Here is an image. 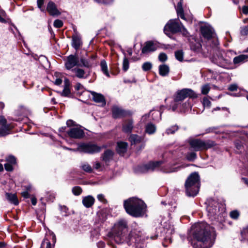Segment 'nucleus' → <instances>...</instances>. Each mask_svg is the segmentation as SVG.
I'll use <instances>...</instances> for the list:
<instances>
[{
    "instance_id": "f257e3e1",
    "label": "nucleus",
    "mask_w": 248,
    "mask_h": 248,
    "mask_svg": "<svg viewBox=\"0 0 248 248\" xmlns=\"http://www.w3.org/2000/svg\"><path fill=\"white\" fill-rule=\"evenodd\" d=\"M215 238L214 231L207 224L199 222L192 226L188 238L194 248H210Z\"/></svg>"
},
{
    "instance_id": "f03ea898",
    "label": "nucleus",
    "mask_w": 248,
    "mask_h": 248,
    "mask_svg": "<svg viewBox=\"0 0 248 248\" xmlns=\"http://www.w3.org/2000/svg\"><path fill=\"white\" fill-rule=\"evenodd\" d=\"M127 232V223L124 220L118 221L114 225L112 231L108 233V244L112 246V248H116L113 244V241L116 243H123L126 241L128 245L134 244L136 248H143L144 244L140 243L141 238L134 232H131L127 239L125 237V233Z\"/></svg>"
},
{
    "instance_id": "7ed1b4c3",
    "label": "nucleus",
    "mask_w": 248,
    "mask_h": 248,
    "mask_svg": "<svg viewBox=\"0 0 248 248\" xmlns=\"http://www.w3.org/2000/svg\"><path fill=\"white\" fill-rule=\"evenodd\" d=\"M124 207L128 214L135 217H140L144 214L146 206L142 200L133 197L124 201Z\"/></svg>"
},
{
    "instance_id": "20e7f679",
    "label": "nucleus",
    "mask_w": 248,
    "mask_h": 248,
    "mask_svg": "<svg viewBox=\"0 0 248 248\" xmlns=\"http://www.w3.org/2000/svg\"><path fill=\"white\" fill-rule=\"evenodd\" d=\"M207 204L206 210L209 218L212 220L221 221L225 212V205L213 199H208Z\"/></svg>"
},
{
    "instance_id": "39448f33",
    "label": "nucleus",
    "mask_w": 248,
    "mask_h": 248,
    "mask_svg": "<svg viewBox=\"0 0 248 248\" xmlns=\"http://www.w3.org/2000/svg\"><path fill=\"white\" fill-rule=\"evenodd\" d=\"M186 194L188 196H195L200 188V176L197 172L191 173L185 183Z\"/></svg>"
},
{
    "instance_id": "423d86ee",
    "label": "nucleus",
    "mask_w": 248,
    "mask_h": 248,
    "mask_svg": "<svg viewBox=\"0 0 248 248\" xmlns=\"http://www.w3.org/2000/svg\"><path fill=\"white\" fill-rule=\"evenodd\" d=\"M211 60L213 62L222 67H225L230 63V60L227 58L225 53L217 48Z\"/></svg>"
},
{
    "instance_id": "0eeeda50",
    "label": "nucleus",
    "mask_w": 248,
    "mask_h": 248,
    "mask_svg": "<svg viewBox=\"0 0 248 248\" xmlns=\"http://www.w3.org/2000/svg\"><path fill=\"white\" fill-rule=\"evenodd\" d=\"M189 143L190 147L195 151L207 150L215 145V142L212 140H207L204 141L199 139L190 140Z\"/></svg>"
},
{
    "instance_id": "6e6552de",
    "label": "nucleus",
    "mask_w": 248,
    "mask_h": 248,
    "mask_svg": "<svg viewBox=\"0 0 248 248\" xmlns=\"http://www.w3.org/2000/svg\"><path fill=\"white\" fill-rule=\"evenodd\" d=\"M178 19L170 20L164 28V33L170 38H171V33H175L181 31V26Z\"/></svg>"
},
{
    "instance_id": "1a4fd4ad",
    "label": "nucleus",
    "mask_w": 248,
    "mask_h": 248,
    "mask_svg": "<svg viewBox=\"0 0 248 248\" xmlns=\"http://www.w3.org/2000/svg\"><path fill=\"white\" fill-rule=\"evenodd\" d=\"M101 147L94 144L81 143L78 145L77 151L89 154H94L100 152Z\"/></svg>"
},
{
    "instance_id": "9d476101",
    "label": "nucleus",
    "mask_w": 248,
    "mask_h": 248,
    "mask_svg": "<svg viewBox=\"0 0 248 248\" xmlns=\"http://www.w3.org/2000/svg\"><path fill=\"white\" fill-rule=\"evenodd\" d=\"M187 97L196 98L197 97V94L191 89H183L177 92L175 98V102H179L183 100Z\"/></svg>"
},
{
    "instance_id": "9b49d317",
    "label": "nucleus",
    "mask_w": 248,
    "mask_h": 248,
    "mask_svg": "<svg viewBox=\"0 0 248 248\" xmlns=\"http://www.w3.org/2000/svg\"><path fill=\"white\" fill-rule=\"evenodd\" d=\"M76 66H81L79 62V58L77 55H70L67 57L65 62V68L68 70L74 69Z\"/></svg>"
},
{
    "instance_id": "f8f14e48",
    "label": "nucleus",
    "mask_w": 248,
    "mask_h": 248,
    "mask_svg": "<svg viewBox=\"0 0 248 248\" xmlns=\"http://www.w3.org/2000/svg\"><path fill=\"white\" fill-rule=\"evenodd\" d=\"M67 133L70 137L74 139H81L84 136L83 130L78 127L70 128V129L67 131Z\"/></svg>"
},
{
    "instance_id": "ddd939ff",
    "label": "nucleus",
    "mask_w": 248,
    "mask_h": 248,
    "mask_svg": "<svg viewBox=\"0 0 248 248\" xmlns=\"http://www.w3.org/2000/svg\"><path fill=\"white\" fill-rule=\"evenodd\" d=\"M0 137H3L9 134V131L11 129V125L7 124V120L3 116H0Z\"/></svg>"
},
{
    "instance_id": "4468645a",
    "label": "nucleus",
    "mask_w": 248,
    "mask_h": 248,
    "mask_svg": "<svg viewBox=\"0 0 248 248\" xmlns=\"http://www.w3.org/2000/svg\"><path fill=\"white\" fill-rule=\"evenodd\" d=\"M201 31L202 36L207 39L212 38L214 35V30L209 25H205L202 26Z\"/></svg>"
},
{
    "instance_id": "2eb2a0df",
    "label": "nucleus",
    "mask_w": 248,
    "mask_h": 248,
    "mask_svg": "<svg viewBox=\"0 0 248 248\" xmlns=\"http://www.w3.org/2000/svg\"><path fill=\"white\" fill-rule=\"evenodd\" d=\"M162 163L161 161L150 162L148 164L142 167L141 171L142 172H144L147 171H153L158 170L159 167L161 166Z\"/></svg>"
},
{
    "instance_id": "dca6fc26",
    "label": "nucleus",
    "mask_w": 248,
    "mask_h": 248,
    "mask_svg": "<svg viewBox=\"0 0 248 248\" xmlns=\"http://www.w3.org/2000/svg\"><path fill=\"white\" fill-rule=\"evenodd\" d=\"M157 47L158 46L153 41H147L145 43L144 46L142 48L141 52L143 54H148L155 51Z\"/></svg>"
},
{
    "instance_id": "f3484780",
    "label": "nucleus",
    "mask_w": 248,
    "mask_h": 248,
    "mask_svg": "<svg viewBox=\"0 0 248 248\" xmlns=\"http://www.w3.org/2000/svg\"><path fill=\"white\" fill-rule=\"evenodd\" d=\"M52 239V241L54 245L56 243V238L55 234L53 232H49V234H47L45 237L43 241L41 244V248L44 247L46 244V248H51V243L49 241V239Z\"/></svg>"
},
{
    "instance_id": "a211bd4d",
    "label": "nucleus",
    "mask_w": 248,
    "mask_h": 248,
    "mask_svg": "<svg viewBox=\"0 0 248 248\" xmlns=\"http://www.w3.org/2000/svg\"><path fill=\"white\" fill-rule=\"evenodd\" d=\"M112 113L113 117L114 118H119L125 116L128 112L121 108L117 106H113L112 108Z\"/></svg>"
},
{
    "instance_id": "6ab92c4d",
    "label": "nucleus",
    "mask_w": 248,
    "mask_h": 248,
    "mask_svg": "<svg viewBox=\"0 0 248 248\" xmlns=\"http://www.w3.org/2000/svg\"><path fill=\"white\" fill-rule=\"evenodd\" d=\"M46 10L52 16H58L61 15V12L57 9L56 4L52 1L48 3Z\"/></svg>"
},
{
    "instance_id": "aec40b11",
    "label": "nucleus",
    "mask_w": 248,
    "mask_h": 248,
    "mask_svg": "<svg viewBox=\"0 0 248 248\" xmlns=\"http://www.w3.org/2000/svg\"><path fill=\"white\" fill-rule=\"evenodd\" d=\"M114 152L110 150H107L101 155V159L106 164L112 160Z\"/></svg>"
},
{
    "instance_id": "412c9836",
    "label": "nucleus",
    "mask_w": 248,
    "mask_h": 248,
    "mask_svg": "<svg viewBox=\"0 0 248 248\" xmlns=\"http://www.w3.org/2000/svg\"><path fill=\"white\" fill-rule=\"evenodd\" d=\"M91 93L93 96V99L94 102L101 103V105L103 106L106 105V100L104 96L102 94L96 93L94 92H91Z\"/></svg>"
},
{
    "instance_id": "4be33fe9",
    "label": "nucleus",
    "mask_w": 248,
    "mask_h": 248,
    "mask_svg": "<svg viewBox=\"0 0 248 248\" xmlns=\"http://www.w3.org/2000/svg\"><path fill=\"white\" fill-rule=\"evenodd\" d=\"M133 128V122L132 120L124 121L123 124L122 130L125 133H130Z\"/></svg>"
},
{
    "instance_id": "5701e85b",
    "label": "nucleus",
    "mask_w": 248,
    "mask_h": 248,
    "mask_svg": "<svg viewBox=\"0 0 248 248\" xmlns=\"http://www.w3.org/2000/svg\"><path fill=\"white\" fill-rule=\"evenodd\" d=\"M95 201L94 198L90 195L84 197L82 199V203L86 208H90L93 206Z\"/></svg>"
},
{
    "instance_id": "b1692460",
    "label": "nucleus",
    "mask_w": 248,
    "mask_h": 248,
    "mask_svg": "<svg viewBox=\"0 0 248 248\" xmlns=\"http://www.w3.org/2000/svg\"><path fill=\"white\" fill-rule=\"evenodd\" d=\"M82 45V41L80 37L77 35H74L72 36V46L76 49L79 48Z\"/></svg>"
},
{
    "instance_id": "393cba45",
    "label": "nucleus",
    "mask_w": 248,
    "mask_h": 248,
    "mask_svg": "<svg viewBox=\"0 0 248 248\" xmlns=\"http://www.w3.org/2000/svg\"><path fill=\"white\" fill-rule=\"evenodd\" d=\"M127 148V143L125 142H118L116 150L117 153L120 155H123L126 151Z\"/></svg>"
},
{
    "instance_id": "a878e982",
    "label": "nucleus",
    "mask_w": 248,
    "mask_h": 248,
    "mask_svg": "<svg viewBox=\"0 0 248 248\" xmlns=\"http://www.w3.org/2000/svg\"><path fill=\"white\" fill-rule=\"evenodd\" d=\"M6 198L7 200L15 205H17L19 203L16 195L15 194L6 193Z\"/></svg>"
},
{
    "instance_id": "bb28decb",
    "label": "nucleus",
    "mask_w": 248,
    "mask_h": 248,
    "mask_svg": "<svg viewBox=\"0 0 248 248\" xmlns=\"http://www.w3.org/2000/svg\"><path fill=\"white\" fill-rule=\"evenodd\" d=\"M143 140V138L142 137L136 134H131L129 138V140L132 145L139 143L141 142Z\"/></svg>"
},
{
    "instance_id": "cd10ccee",
    "label": "nucleus",
    "mask_w": 248,
    "mask_h": 248,
    "mask_svg": "<svg viewBox=\"0 0 248 248\" xmlns=\"http://www.w3.org/2000/svg\"><path fill=\"white\" fill-rule=\"evenodd\" d=\"M170 72V68L166 64H162L159 66V74L163 77L166 76Z\"/></svg>"
},
{
    "instance_id": "c85d7f7f",
    "label": "nucleus",
    "mask_w": 248,
    "mask_h": 248,
    "mask_svg": "<svg viewBox=\"0 0 248 248\" xmlns=\"http://www.w3.org/2000/svg\"><path fill=\"white\" fill-rule=\"evenodd\" d=\"M69 82L67 79L64 81V87L63 91L61 93L62 96H69L71 94V92L69 89Z\"/></svg>"
},
{
    "instance_id": "c756f323",
    "label": "nucleus",
    "mask_w": 248,
    "mask_h": 248,
    "mask_svg": "<svg viewBox=\"0 0 248 248\" xmlns=\"http://www.w3.org/2000/svg\"><path fill=\"white\" fill-rule=\"evenodd\" d=\"M156 126L152 123H148L145 126V132L149 135L153 134L156 131Z\"/></svg>"
},
{
    "instance_id": "7c9ffc66",
    "label": "nucleus",
    "mask_w": 248,
    "mask_h": 248,
    "mask_svg": "<svg viewBox=\"0 0 248 248\" xmlns=\"http://www.w3.org/2000/svg\"><path fill=\"white\" fill-rule=\"evenodd\" d=\"M72 72L74 73L75 74V76L79 78H85L84 75L85 73L84 70L82 69L75 68L72 69Z\"/></svg>"
},
{
    "instance_id": "2f4dec72",
    "label": "nucleus",
    "mask_w": 248,
    "mask_h": 248,
    "mask_svg": "<svg viewBox=\"0 0 248 248\" xmlns=\"http://www.w3.org/2000/svg\"><path fill=\"white\" fill-rule=\"evenodd\" d=\"M248 58V57L245 55H239L234 58L233 60V63L234 64H239L244 62L247 60Z\"/></svg>"
},
{
    "instance_id": "473e14b6",
    "label": "nucleus",
    "mask_w": 248,
    "mask_h": 248,
    "mask_svg": "<svg viewBox=\"0 0 248 248\" xmlns=\"http://www.w3.org/2000/svg\"><path fill=\"white\" fill-rule=\"evenodd\" d=\"M150 114L152 115L154 121L158 122L161 120V113L158 110H152L150 111Z\"/></svg>"
},
{
    "instance_id": "72a5a7b5",
    "label": "nucleus",
    "mask_w": 248,
    "mask_h": 248,
    "mask_svg": "<svg viewBox=\"0 0 248 248\" xmlns=\"http://www.w3.org/2000/svg\"><path fill=\"white\" fill-rule=\"evenodd\" d=\"M176 10L178 16L180 17L183 19H185V16L184 14V11L182 7V4L181 2H179L176 7Z\"/></svg>"
},
{
    "instance_id": "f704fd0d",
    "label": "nucleus",
    "mask_w": 248,
    "mask_h": 248,
    "mask_svg": "<svg viewBox=\"0 0 248 248\" xmlns=\"http://www.w3.org/2000/svg\"><path fill=\"white\" fill-rule=\"evenodd\" d=\"M100 66L103 73L108 77H109L110 76L108 69V65L106 62L105 60H102L101 61Z\"/></svg>"
},
{
    "instance_id": "c9c22d12",
    "label": "nucleus",
    "mask_w": 248,
    "mask_h": 248,
    "mask_svg": "<svg viewBox=\"0 0 248 248\" xmlns=\"http://www.w3.org/2000/svg\"><path fill=\"white\" fill-rule=\"evenodd\" d=\"M190 48L194 51H199L201 49V45L199 42L195 41L190 43Z\"/></svg>"
},
{
    "instance_id": "e433bc0d",
    "label": "nucleus",
    "mask_w": 248,
    "mask_h": 248,
    "mask_svg": "<svg viewBox=\"0 0 248 248\" xmlns=\"http://www.w3.org/2000/svg\"><path fill=\"white\" fill-rule=\"evenodd\" d=\"M210 90V86L209 84L202 85L201 87V93L202 94H207Z\"/></svg>"
},
{
    "instance_id": "4c0bfd02",
    "label": "nucleus",
    "mask_w": 248,
    "mask_h": 248,
    "mask_svg": "<svg viewBox=\"0 0 248 248\" xmlns=\"http://www.w3.org/2000/svg\"><path fill=\"white\" fill-rule=\"evenodd\" d=\"M241 235L243 240L247 241L248 242V226L244 228L241 232Z\"/></svg>"
},
{
    "instance_id": "58836bf2",
    "label": "nucleus",
    "mask_w": 248,
    "mask_h": 248,
    "mask_svg": "<svg viewBox=\"0 0 248 248\" xmlns=\"http://www.w3.org/2000/svg\"><path fill=\"white\" fill-rule=\"evenodd\" d=\"M129 67V63L128 60L124 57L123 62V70L124 72L127 71Z\"/></svg>"
},
{
    "instance_id": "ea45409f",
    "label": "nucleus",
    "mask_w": 248,
    "mask_h": 248,
    "mask_svg": "<svg viewBox=\"0 0 248 248\" xmlns=\"http://www.w3.org/2000/svg\"><path fill=\"white\" fill-rule=\"evenodd\" d=\"M152 67V64L151 62H147L143 63L142 65V69L144 71H147L150 70Z\"/></svg>"
},
{
    "instance_id": "a19ab883",
    "label": "nucleus",
    "mask_w": 248,
    "mask_h": 248,
    "mask_svg": "<svg viewBox=\"0 0 248 248\" xmlns=\"http://www.w3.org/2000/svg\"><path fill=\"white\" fill-rule=\"evenodd\" d=\"M72 191L74 195L78 196L81 193L82 190L80 186H76L72 188Z\"/></svg>"
},
{
    "instance_id": "79ce46f5",
    "label": "nucleus",
    "mask_w": 248,
    "mask_h": 248,
    "mask_svg": "<svg viewBox=\"0 0 248 248\" xmlns=\"http://www.w3.org/2000/svg\"><path fill=\"white\" fill-rule=\"evenodd\" d=\"M175 56L177 60L180 62H182L183 60L184 53L182 50H178L176 51L175 53Z\"/></svg>"
},
{
    "instance_id": "37998d69",
    "label": "nucleus",
    "mask_w": 248,
    "mask_h": 248,
    "mask_svg": "<svg viewBox=\"0 0 248 248\" xmlns=\"http://www.w3.org/2000/svg\"><path fill=\"white\" fill-rule=\"evenodd\" d=\"M7 163L15 165L16 164V157L12 155H9L6 159Z\"/></svg>"
},
{
    "instance_id": "c03bdc74",
    "label": "nucleus",
    "mask_w": 248,
    "mask_h": 248,
    "mask_svg": "<svg viewBox=\"0 0 248 248\" xmlns=\"http://www.w3.org/2000/svg\"><path fill=\"white\" fill-rule=\"evenodd\" d=\"M197 157V155L194 152H191L188 153L186 155L187 159L189 161H193L195 160Z\"/></svg>"
},
{
    "instance_id": "a18cd8bd",
    "label": "nucleus",
    "mask_w": 248,
    "mask_h": 248,
    "mask_svg": "<svg viewBox=\"0 0 248 248\" xmlns=\"http://www.w3.org/2000/svg\"><path fill=\"white\" fill-rule=\"evenodd\" d=\"M80 62L82 63V65L85 67L89 68L92 66L91 63L88 60L85 59H80Z\"/></svg>"
},
{
    "instance_id": "49530a36",
    "label": "nucleus",
    "mask_w": 248,
    "mask_h": 248,
    "mask_svg": "<svg viewBox=\"0 0 248 248\" xmlns=\"http://www.w3.org/2000/svg\"><path fill=\"white\" fill-rule=\"evenodd\" d=\"M239 213L237 210H233L231 211L230 213V216L231 217L234 219H236L238 218L239 216Z\"/></svg>"
},
{
    "instance_id": "de8ad7c7",
    "label": "nucleus",
    "mask_w": 248,
    "mask_h": 248,
    "mask_svg": "<svg viewBox=\"0 0 248 248\" xmlns=\"http://www.w3.org/2000/svg\"><path fill=\"white\" fill-rule=\"evenodd\" d=\"M178 129V127L177 125H174L170 128H168L166 130V133L167 134H173Z\"/></svg>"
},
{
    "instance_id": "09e8293b",
    "label": "nucleus",
    "mask_w": 248,
    "mask_h": 248,
    "mask_svg": "<svg viewBox=\"0 0 248 248\" xmlns=\"http://www.w3.org/2000/svg\"><path fill=\"white\" fill-rule=\"evenodd\" d=\"M82 169L88 172H91L92 171V167L88 164H85L82 166Z\"/></svg>"
},
{
    "instance_id": "8fccbe9b",
    "label": "nucleus",
    "mask_w": 248,
    "mask_h": 248,
    "mask_svg": "<svg viewBox=\"0 0 248 248\" xmlns=\"http://www.w3.org/2000/svg\"><path fill=\"white\" fill-rule=\"evenodd\" d=\"M167 56L164 53H161L158 56V59L161 62H164L167 60Z\"/></svg>"
},
{
    "instance_id": "3c124183",
    "label": "nucleus",
    "mask_w": 248,
    "mask_h": 248,
    "mask_svg": "<svg viewBox=\"0 0 248 248\" xmlns=\"http://www.w3.org/2000/svg\"><path fill=\"white\" fill-rule=\"evenodd\" d=\"M63 25V22L62 20L56 19L54 22V26L57 28H60Z\"/></svg>"
},
{
    "instance_id": "603ef678",
    "label": "nucleus",
    "mask_w": 248,
    "mask_h": 248,
    "mask_svg": "<svg viewBox=\"0 0 248 248\" xmlns=\"http://www.w3.org/2000/svg\"><path fill=\"white\" fill-rule=\"evenodd\" d=\"M202 104L204 107H210L211 103L207 97H204L203 99Z\"/></svg>"
},
{
    "instance_id": "864d4df0",
    "label": "nucleus",
    "mask_w": 248,
    "mask_h": 248,
    "mask_svg": "<svg viewBox=\"0 0 248 248\" xmlns=\"http://www.w3.org/2000/svg\"><path fill=\"white\" fill-rule=\"evenodd\" d=\"M94 1L98 3L108 4L112 2L113 0H94Z\"/></svg>"
},
{
    "instance_id": "5fc2aeb1",
    "label": "nucleus",
    "mask_w": 248,
    "mask_h": 248,
    "mask_svg": "<svg viewBox=\"0 0 248 248\" xmlns=\"http://www.w3.org/2000/svg\"><path fill=\"white\" fill-rule=\"evenodd\" d=\"M12 164L6 163L4 164L5 169L8 171H12L13 170V167Z\"/></svg>"
},
{
    "instance_id": "6e6d98bb",
    "label": "nucleus",
    "mask_w": 248,
    "mask_h": 248,
    "mask_svg": "<svg viewBox=\"0 0 248 248\" xmlns=\"http://www.w3.org/2000/svg\"><path fill=\"white\" fill-rule=\"evenodd\" d=\"M5 12L2 9H0V22L1 23H5L6 20L1 16H4Z\"/></svg>"
},
{
    "instance_id": "4d7b16f0",
    "label": "nucleus",
    "mask_w": 248,
    "mask_h": 248,
    "mask_svg": "<svg viewBox=\"0 0 248 248\" xmlns=\"http://www.w3.org/2000/svg\"><path fill=\"white\" fill-rule=\"evenodd\" d=\"M238 88V86L236 84H232L230 85L228 87V90L230 91H236Z\"/></svg>"
},
{
    "instance_id": "13d9d810",
    "label": "nucleus",
    "mask_w": 248,
    "mask_h": 248,
    "mask_svg": "<svg viewBox=\"0 0 248 248\" xmlns=\"http://www.w3.org/2000/svg\"><path fill=\"white\" fill-rule=\"evenodd\" d=\"M241 33L243 35H246L248 34V26H245L242 29Z\"/></svg>"
},
{
    "instance_id": "bf43d9fd",
    "label": "nucleus",
    "mask_w": 248,
    "mask_h": 248,
    "mask_svg": "<svg viewBox=\"0 0 248 248\" xmlns=\"http://www.w3.org/2000/svg\"><path fill=\"white\" fill-rule=\"evenodd\" d=\"M97 199L102 202L105 203L106 202V200L104 195L102 194H100L97 195Z\"/></svg>"
},
{
    "instance_id": "052dcab7",
    "label": "nucleus",
    "mask_w": 248,
    "mask_h": 248,
    "mask_svg": "<svg viewBox=\"0 0 248 248\" xmlns=\"http://www.w3.org/2000/svg\"><path fill=\"white\" fill-rule=\"evenodd\" d=\"M178 102H175V101H174L172 105V107H171V109H172V111H175L177 109V108H178L179 104Z\"/></svg>"
},
{
    "instance_id": "680f3d73",
    "label": "nucleus",
    "mask_w": 248,
    "mask_h": 248,
    "mask_svg": "<svg viewBox=\"0 0 248 248\" xmlns=\"http://www.w3.org/2000/svg\"><path fill=\"white\" fill-rule=\"evenodd\" d=\"M163 171L165 172H166V173H170V172H174L175 171H176V168H171V169H164L163 170H162Z\"/></svg>"
},
{
    "instance_id": "e2e57ef3",
    "label": "nucleus",
    "mask_w": 248,
    "mask_h": 248,
    "mask_svg": "<svg viewBox=\"0 0 248 248\" xmlns=\"http://www.w3.org/2000/svg\"><path fill=\"white\" fill-rule=\"evenodd\" d=\"M242 12L245 15L248 14V5H245L242 7Z\"/></svg>"
},
{
    "instance_id": "0e129e2a",
    "label": "nucleus",
    "mask_w": 248,
    "mask_h": 248,
    "mask_svg": "<svg viewBox=\"0 0 248 248\" xmlns=\"http://www.w3.org/2000/svg\"><path fill=\"white\" fill-rule=\"evenodd\" d=\"M83 88V86L79 83H77L76 86H75V89L77 91L81 90Z\"/></svg>"
},
{
    "instance_id": "69168bd1",
    "label": "nucleus",
    "mask_w": 248,
    "mask_h": 248,
    "mask_svg": "<svg viewBox=\"0 0 248 248\" xmlns=\"http://www.w3.org/2000/svg\"><path fill=\"white\" fill-rule=\"evenodd\" d=\"M180 32H182L183 34L186 36L188 34V32L186 29L184 27L183 25L181 26V31Z\"/></svg>"
},
{
    "instance_id": "338daca9",
    "label": "nucleus",
    "mask_w": 248,
    "mask_h": 248,
    "mask_svg": "<svg viewBox=\"0 0 248 248\" xmlns=\"http://www.w3.org/2000/svg\"><path fill=\"white\" fill-rule=\"evenodd\" d=\"M97 246L98 248H104L105 246V244L103 241H99L97 243Z\"/></svg>"
},
{
    "instance_id": "774afa93",
    "label": "nucleus",
    "mask_w": 248,
    "mask_h": 248,
    "mask_svg": "<svg viewBox=\"0 0 248 248\" xmlns=\"http://www.w3.org/2000/svg\"><path fill=\"white\" fill-rule=\"evenodd\" d=\"M62 80L61 78H57L54 81V83L56 85H60L62 83Z\"/></svg>"
}]
</instances>
